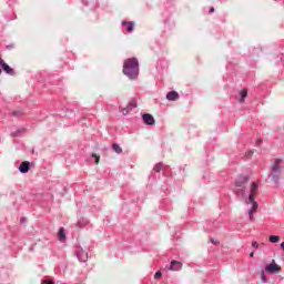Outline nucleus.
Here are the masks:
<instances>
[{"label": "nucleus", "mask_w": 284, "mask_h": 284, "mask_svg": "<svg viewBox=\"0 0 284 284\" xmlns=\"http://www.w3.org/2000/svg\"><path fill=\"white\" fill-rule=\"evenodd\" d=\"M258 195V183L253 182L251 184L250 194L245 199L246 205H252L248 210V219L250 221H254V214H256L258 210V202H256V196Z\"/></svg>", "instance_id": "nucleus-1"}, {"label": "nucleus", "mask_w": 284, "mask_h": 284, "mask_svg": "<svg viewBox=\"0 0 284 284\" xmlns=\"http://www.w3.org/2000/svg\"><path fill=\"white\" fill-rule=\"evenodd\" d=\"M122 72L131 81H136L139 79V59L129 58L124 60Z\"/></svg>", "instance_id": "nucleus-2"}, {"label": "nucleus", "mask_w": 284, "mask_h": 284, "mask_svg": "<svg viewBox=\"0 0 284 284\" xmlns=\"http://www.w3.org/2000/svg\"><path fill=\"white\" fill-rule=\"evenodd\" d=\"M250 181V176L247 175H239L235 180L234 193L239 199L245 197V190L247 187V183Z\"/></svg>", "instance_id": "nucleus-3"}, {"label": "nucleus", "mask_w": 284, "mask_h": 284, "mask_svg": "<svg viewBox=\"0 0 284 284\" xmlns=\"http://www.w3.org/2000/svg\"><path fill=\"white\" fill-rule=\"evenodd\" d=\"M281 163H283V160L275 159L274 163L271 166V178L272 181L275 183V185H278L281 183V172H283V168H281Z\"/></svg>", "instance_id": "nucleus-4"}, {"label": "nucleus", "mask_w": 284, "mask_h": 284, "mask_svg": "<svg viewBox=\"0 0 284 284\" xmlns=\"http://www.w3.org/2000/svg\"><path fill=\"white\" fill-rule=\"evenodd\" d=\"M281 265L276 264V262L273 260L271 264H267L265 266L266 274H278L281 272Z\"/></svg>", "instance_id": "nucleus-5"}, {"label": "nucleus", "mask_w": 284, "mask_h": 284, "mask_svg": "<svg viewBox=\"0 0 284 284\" xmlns=\"http://www.w3.org/2000/svg\"><path fill=\"white\" fill-rule=\"evenodd\" d=\"M1 68L3 69L6 74H10L11 77H14V69L10 68V65H8V63H6V61H3V59L0 58V74L2 72Z\"/></svg>", "instance_id": "nucleus-6"}, {"label": "nucleus", "mask_w": 284, "mask_h": 284, "mask_svg": "<svg viewBox=\"0 0 284 284\" xmlns=\"http://www.w3.org/2000/svg\"><path fill=\"white\" fill-rule=\"evenodd\" d=\"M77 257L80 261V263H88V252H85L81 247L77 248Z\"/></svg>", "instance_id": "nucleus-7"}, {"label": "nucleus", "mask_w": 284, "mask_h": 284, "mask_svg": "<svg viewBox=\"0 0 284 284\" xmlns=\"http://www.w3.org/2000/svg\"><path fill=\"white\" fill-rule=\"evenodd\" d=\"M183 267V264L176 260L171 261V264L169 266V270L172 272H179Z\"/></svg>", "instance_id": "nucleus-8"}, {"label": "nucleus", "mask_w": 284, "mask_h": 284, "mask_svg": "<svg viewBox=\"0 0 284 284\" xmlns=\"http://www.w3.org/2000/svg\"><path fill=\"white\" fill-rule=\"evenodd\" d=\"M142 119L146 125H154V123H155L154 116H152V114H150V113H144L142 115Z\"/></svg>", "instance_id": "nucleus-9"}, {"label": "nucleus", "mask_w": 284, "mask_h": 284, "mask_svg": "<svg viewBox=\"0 0 284 284\" xmlns=\"http://www.w3.org/2000/svg\"><path fill=\"white\" fill-rule=\"evenodd\" d=\"M19 172H21V174H28V172H30V162H21L19 166Z\"/></svg>", "instance_id": "nucleus-10"}, {"label": "nucleus", "mask_w": 284, "mask_h": 284, "mask_svg": "<svg viewBox=\"0 0 284 284\" xmlns=\"http://www.w3.org/2000/svg\"><path fill=\"white\" fill-rule=\"evenodd\" d=\"M122 26L125 28L126 32H134V22L133 21H122Z\"/></svg>", "instance_id": "nucleus-11"}, {"label": "nucleus", "mask_w": 284, "mask_h": 284, "mask_svg": "<svg viewBox=\"0 0 284 284\" xmlns=\"http://www.w3.org/2000/svg\"><path fill=\"white\" fill-rule=\"evenodd\" d=\"M166 99H168V101H179V92L171 91V92L166 93Z\"/></svg>", "instance_id": "nucleus-12"}, {"label": "nucleus", "mask_w": 284, "mask_h": 284, "mask_svg": "<svg viewBox=\"0 0 284 284\" xmlns=\"http://www.w3.org/2000/svg\"><path fill=\"white\" fill-rule=\"evenodd\" d=\"M134 108H136V101L132 100L126 109H123L122 112L123 114H128V112H130L131 110H134Z\"/></svg>", "instance_id": "nucleus-13"}, {"label": "nucleus", "mask_w": 284, "mask_h": 284, "mask_svg": "<svg viewBox=\"0 0 284 284\" xmlns=\"http://www.w3.org/2000/svg\"><path fill=\"white\" fill-rule=\"evenodd\" d=\"M58 239H59V241H61V242L65 241V230H64L63 227H61V229L59 230Z\"/></svg>", "instance_id": "nucleus-14"}, {"label": "nucleus", "mask_w": 284, "mask_h": 284, "mask_svg": "<svg viewBox=\"0 0 284 284\" xmlns=\"http://www.w3.org/2000/svg\"><path fill=\"white\" fill-rule=\"evenodd\" d=\"M240 97H241L240 103H245V99H247V91H246V89H244V90H242L240 92Z\"/></svg>", "instance_id": "nucleus-15"}, {"label": "nucleus", "mask_w": 284, "mask_h": 284, "mask_svg": "<svg viewBox=\"0 0 284 284\" xmlns=\"http://www.w3.org/2000/svg\"><path fill=\"white\" fill-rule=\"evenodd\" d=\"M165 168V164L163 162H159L154 165L153 170L154 172H161Z\"/></svg>", "instance_id": "nucleus-16"}, {"label": "nucleus", "mask_w": 284, "mask_h": 284, "mask_svg": "<svg viewBox=\"0 0 284 284\" xmlns=\"http://www.w3.org/2000/svg\"><path fill=\"white\" fill-rule=\"evenodd\" d=\"M113 150L116 152V154H121L123 152V149L116 143L113 144Z\"/></svg>", "instance_id": "nucleus-17"}, {"label": "nucleus", "mask_w": 284, "mask_h": 284, "mask_svg": "<svg viewBox=\"0 0 284 284\" xmlns=\"http://www.w3.org/2000/svg\"><path fill=\"white\" fill-rule=\"evenodd\" d=\"M268 241L271 243H278L280 237H278V235H272V236L268 237Z\"/></svg>", "instance_id": "nucleus-18"}, {"label": "nucleus", "mask_w": 284, "mask_h": 284, "mask_svg": "<svg viewBox=\"0 0 284 284\" xmlns=\"http://www.w3.org/2000/svg\"><path fill=\"white\" fill-rule=\"evenodd\" d=\"M261 280H262V283H267V277L265 276V271L261 272Z\"/></svg>", "instance_id": "nucleus-19"}, {"label": "nucleus", "mask_w": 284, "mask_h": 284, "mask_svg": "<svg viewBox=\"0 0 284 284\" xmlns=\"http://www.w3.org/2000/svg\"><path fill=\"white\" fill-rule=\"evenodd\" d=\"M12 115H13V116H22V115H23V112H21V111H14V112L12 113Z\"/></svg>", "instance_id": "nucleus-20"}, {"label": "nucleus", "mask_w": 284, "mask_h": 284, "mask_svg": "<svg viewBox=\"0 0 284 284\" xmlns=\"http://www.w3.org/2000/svg\"><path fill=\"white\" fill-rule=\"evenodd\" d=\"M92 158L95 159V163L99 164V161L101 158L99 155H97V153H93Z\"/></svg>", "instance_id": "nucleus-21"}, {"label": "nucleus", "mask_w": 284, "mask_h": 284, "mask_svg": "<svg viewBox=\"0 0 284 284\" xmlns=\"http://www.w3.org/2000/svg\"><path fill=\"white\" fill-rule=\"evenodd\" d=\"M41 284H54V283L50 280H42Z\"/></svg>", "instance_id": "nucleus-22"}, {"label": "nucleus", "mask_w": 284, "mask_h": 284, "mask_svg": "<svg viewBox=\"0 0 284 284\" xmlns=\"http://www.w3.org/2000/svg\"><path fill=\"white\" fill-rule=\"evenodd\" d=\"M162 274L160 271H158L155 274H154V278H161Z\"/></svg>", "instance_id": "nucleus-23"}, {"label": "nucleus", "mask_w": 284, "mask_h": 284, "mask_svg": "<svg viewBox=\"0 0 284 284\" xmlns=\"http://www.w3.org/2000/svg\"><path fill=\"white\" fill-rule=\"evenodd\" d=\"M12 136H21V131H16L12 133Z\"/></svg>", "instance_id": "nucleus-24"}, {"label": "nucleus", "mask_w": 284, "mask_h": 284, "mask_svg": "<svg viewBox=\"0 0 284 284\" xmlns=\"http://www.w3.org/2000/svg\"><path fill=\"white\" fill-rule=\"evenodd\" d=\"M252 247L258 248V242H252Z\"/></svg>", "instance_id": "nucleus-25"}, {"label": "nucleus", "mask_w": 284, "mask_h": 284, "mask_svg": "<svg viewBox=\"0 0 284 284\" xmlns=\"http://www.w3.org/2000/svg\"><path fill=\"white\" fill-rule=\"evenodd\" d=\"M211 243H212L213 245H219V242L214 241L213 239H211Z\"/></svg>", "instance_id": "nucleus-26"}, {"label": "nucleus", "mask_w": 284, "mask_h": 284, "mask_svg": "<svg viewBox=\"0 0 284 284\" xmlns=\"http://www.w3.org/2000/svg\"><path fill=\"white\" fill-rule=\"evenodd\" d=\"M261 143H263V140L260 139L256 141V145H261Z\"/></svg>", "instance_id": "nucleus-27"}, {"label": "nucleus", "mask_w": 284, "mask_h": 284, "mask_svg": "<svg viewBox=\"0 0 284 284\" xmlns=\"http://www.w3.org/2000/svg\"><path fill=\"white\" fill-rule=\"evenodd\" d=\"M210 13L214 12V7H211L209 10Z\"/></svg>", "instance_id": "nucleus-28"}, {"label": "nucleus", "mask_w": 284, "mask_h": 284, "mask_svg": "<svg viewBox=\"0 0 284 284\" xmlns=\"http://www.w3.org/2000/svg\"><path fill=\"white\" fill-rule=\"evenodd\" d=\"M253 154H254V152H252V151H250V152L247 153L248 156H252Z\"/></svg>", "instance_id": "nucleus-29"}, {"label": "nucleus", "mask_w": 284, "mask_h": 284, "mask_svg": "<svg viewBox=\"0 0 284 284\" xmlns=\"http://www.w3.org/2000/svg\"><path fill=\"white\" fill-rule=\"evenodd\" d=\"M250 257H251V258L254 257V252H252V253L250 254Z\"/></svg>", "instance_id": "nucleus-30"}]
</instances>
